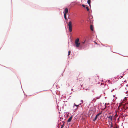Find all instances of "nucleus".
I'll return each mask as SVG.
<instances>
[{"instance_id": "17", "label": "nucleus", "mask_w": 128, "mask_h": 128, "mask_svg": "<svg viewBox=\"0 0 128 128\" xmlns=\"http://www.w3.org/2000/svg\"><path fill=\"white\" fill-rule=\"evenodd\" d=\"M82 6L83 7L85 8V6L83 4Z\"/></svg>"}, {"instance_id": "2", "label": "nucleus", "mask_w": 128, "mask_h": 128, "mask_svg": "<svg viewBox=\"0 0 128 128\" xmlns=\"http://www.w3.org/2000/svg\"><path fill=\"white\" fill-rule=\"evenodd\" d=\"M79 41V39L78 38H77L75 41V43L76 46V47H78L80 45V43H78Z\"/></svg>"}, {"instance_id": "5", "label": "nucleus", "mask_w": 128, "mask_h": 128, "mask_svg": "<svg viewBox=\"0 0 128 128\" xmlns=\"http://www.w3.org/2000/svg\"><path fill=\"white\" fill-rule=\"evenodd\" d=\"M94 93V92L93 90H92L90 92L89 94L91 95H93Z\"/></svg>"}, {"instance_id": "1", "label": "nucleus", "mask_w": 128, "mask_h": 128, "mask_svg": "<svg viewBox=\"0 0 128 128\" xmlns=\"http://www.w3.org/2000/svg\"><path fill=\"white\" fill-rule=\"evenodd\" d=\"M68 26L69 30L70 32H71L72 30V22L70 20L68 23Z\"/></svg>"}, {"instance_id": "8", "label": "nucleus", "mask_w": 128, "mask_h": 128, "mask_svg": "<svg viewBox=\"0 0 128 128\" xmlns=\"http://www.w3.org/2000/svg\"><path fill=\"white\" fill-rule=\"evenodd\" d=\"M88 3L89 5V6H90V0H88Z\"/></svg>"}, {"instance_id": "22", "label": "nucleus", "mask_w": 128, "mask_h": 128, "mask_svg": "<svg viewBox=\"0 0 128 128\" xmlns=\"http://www.w3.org/2000/svg\"><path fill=\"white\" fill-rule=\"evenodd\" d=\"M121 78H122L123 76H121Z\"/></svg>"}, {"instance_id": "12", "label": "nucleus", "mask_w": 128, "mask_h": 128, "mask_svg": "<svg viewBox=\"0 0 128 128\" xmlns=\"http://www.w3.org/2000/svg\"><path fill=\"white\" fill-rule=\"evenodd\" d=\"M102 112H100L97 114V116H98L100 114H102Z\"/></svg>"}, {"instance_id": "7", "label": "nucleus", "mask_w": 128, "mask_h": 128, "mask_svg": "<svg viewBox=\"0 0 128 128\" xmlns=\"http://www.w3.org/2000/svg\"><path fill=\"white\" fill-rule=\"evenodd\" d=\"M90 30H92V31H93V26L92 25H90Z\"/></svg>"}, {"instance_id": "10", "label": "nucleus", "mask_w": 128, "mask_h": 128, "mask_svg": "<svg viewBox=\"0 0 128 128\" xmlns=\"http://www.w3.org/2000/svg\"><path fill=\"white\" fill-rule=\"evenodd\" d=\"M64 122L63 124V125H62V126L61 127V128H63L64 127Z\"/></svg>"}, {"instance_id": "16", "label": "nucleus", "mask_w": 128, "mask_h": 128, "mask_svg": "<svg viewBox=\"0 0 128 128\" xmlns=\"http://www.w3.org/2000/svg\"><path fill=\"white\" fill-rule=\"evenodd\" d=\"M79 105H77L76 104H74V106H75L77 107V108L78 106Z\"/></svg>"}, {"instance_id": "21", "label": "nucleus", "mask_w": 128, "mask_h": 128, "mask_svg": "<svg viewBox=\"0 0 128 128\" xmlns=\"http://www.w3.org/2000/svg\"><path fill=\"white\" fill-rule=\"evenodd\" d=\"M96 44H97V43L96 42H94Z\"/></svg>"}, {"instance_id": "15", "label": "nucleus", "mask_w": 128, "mask_h": 128, "mask_svg": "<svg viewBox=\"0 0 128 128\" xmlns=\"http://www.w3.org/2000/svg\"><path fill=\"white\" fill-rule=\"evenodd\" d=\"M96 119H97V118H96V117H95V118L93 119V121H95L96 120Z\"/></svg>"}, {"instance_id": "3", "label": "nucleus", "mask_w": 128, "mask_h": 128, "mask_svg": "<svg viewBox=\"0 0 128 128\" xmlns=\"http://www.w3.org/2000/svg\"><path fill=\"white\" fill-rule=\"evenodd\" d=\"M68 10L67 8H66L64 10V14L66 15L67 14L68 12Z\"/></svg>"}, {"instance_id": "18", "label": "nucleus", "mask_w": 128, "mask_h": 128, "mask_svg": "<svg viewBox=\"0 0 128 128\" xmlns=\"http://www.w3.org/2000/svg\"><path fill=\"white\" fill-rule=\"evenodd\" d=\"M98 116H97V115H96V118H97L98 117Z\"/></svg>"}, {"instance_id": "14", "label": "nucleus", "mask_w": 128, "mask_h": 128, "mask_svg": "<svg viewBox=\"0 0 128 128\" xmlns=\"http://www.w3.org/2000/svg\"><path fill=\"white\" fill-rule=\"evenodd\" d=\"M70 51H69L68 52V56H69L70 55Z\"/></svg>"}, {"instance_id": "11", "label": "nucleus", "mask_w": 128, "mask_h": 128, "mask_svg": "<svg viewBox=\"0 0 128 128\" xmlns=\"http://www.w3.org/2000/svg\"><path fill=\"white\" fill-rule=\"evenodd\" d=\"M86 8L87 11H88L89 10V9L88 6H86Z\"/></svg>"}, {"instance_id": "6", "label": "nucleus", "mask_w": 128, "mask_h": 128, "mask_svg": "<svg viewBox=\"0 0 128 128\" xmlns=\"http://www.w3.org/2000/svg\"><path fill=\"white\" fill-rule=\"evenodd\" d=\"M72 116H70L67 122H71L72 118Z\"/></svg>"}, {"instance_id": "20", "label": "nucleus", "mask_w": 128, "mask_h": 128, "mask_svg": "<svg viewBox=\"0 0 128 128\" xmlns=\"http://www.w3.org/2000/svg\"><path fill=\"white\" fill-rule=\"evenodd\" d=\"M85 41H84V42H83L82 43L83 44H84V43H85Z\"/></svg>"}, {"instance_id": "13", "label": "nucleus", "mask_w": 128, "mask_h": 128, "mask_svg": "<svg viewBox=\"0 0 128 128\" xmlns=\"http://www.w3.org/2000/svg\"><path fill=\"white\" fill-rule=\"evenodd\" d=\"M111 126H110V128H111L112 127V126H113L112 123V122H111Z\"/></svg>"}, {"instance_id": "19", "label": "nucleus", "mask_w": 128, "mask_h": 128, "mask_svg": "<svg viewBox=\"0 0 128 128\" xmlns=\"http://www.w3.org/2000/svg\"><path fill=\"white\" fill-rule=\"evenodd\" d=\"M117 116V114H116H116H115V115H114V116Z\"/></svg>"}, {"instance_id": "9", "label": "nucleus", "mask_w": 128, "mask_h": 128, "mask_svg": "<svg viewBox=\"0 0 128 128\" xmlns=\"http://www.w3.org/2000/svg\"><path fill=\"white\" fill-rule=\"evenodd\" d=\"M64 18L65 20H66L67 19L66 15L64 14Z\"/></svg>"}, {"instance_id": "4", "label": "nucleus", "mask_w": 128, "mask_h": 128, "mask_svg": "<svg viewBox=\"0 0 128 128\" xmlns=\"http://www.w3.org/2000/svg\"><path fill=\"white\" fill-rule=\"evenodd\" d=\"M108 118L109 121V120L112 121V116H110L108 117Z\"/></svg>"}]
</instances>
